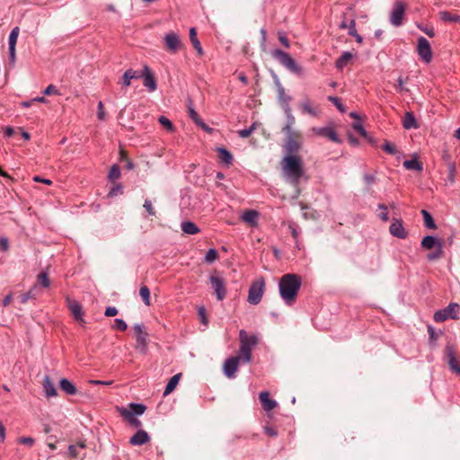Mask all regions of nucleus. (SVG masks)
<instances>
[{
	"instance_id": "obj_48",
	"label": "nucleus",
	"mask_w": 460,
	"mask_h": 460,
	"mask_svg": "<svg viewBox=\"0 0 460 460\" xmlns=\"http://www.w3.org/2000/svg\"><path fill=\"white\" fill-rule=\"evenodd\" d=\"M352 128L362 137H366L367 133L360 121L353 123Z\"/></svg>"
},
{
	"instance_id": "obj_58",
	"label": "nucleus",
	"mask_w": 460,
	"mask_h": 460,
	"mask_svg": "<svg viewBox=\"0 0 460 460\" xmlns=\"http://www.w3.org/2000/svg\"><path fill=\"white\" fill-rule=\"evenodd\" d=\"M97 117L100 120H104L105 119V112H104V107H103V103L102 101H100L98 102V112H97Z\"/></svg>"
},
{
	"instance_id": "obj_19",
	"label": "nucleus",
	"mask_w": 460,
	"mask_h": 460,
	"mask_svg": "<svg viewBox=\"0 0 460 460\" xmlns=\"http://www.w3.org/2000/svg\"><path fill=\"white\" fill-rule=\"evenodd\" d=\"M284 147L287 155H296L295 154L301 148V143L295 139L294 137H288Z\"/></svg>"
},
{
	"instance_id": "obj_10",
	"label": "nucleus",
	"mask_w": 460,
	"mask_h": 460,
	"mask_svg": "<svg viewBox=\"0 0 460 460\" xmlns=\"http://www.w3.org/2000/svg\"><path fill=\"white\" fill-rule=\"evenodd\" d=\"M417 52L420 59L425 63H429L432 59V51L429 40L424 37L418 39Z\"/></svg>"
},
{
	"instance_id": "obj_45",
	"label": "nucleus",
	"mask_w": 460,
	"mask_h": 460,
	"mask_svg": "<svg viewBox=\"0 0 460 460\" xmlns=\"http://www.w3.org/2000/svg\"><path fill=\"white\" fill-rule=\"evenodd\" d=\"M128 328L126 322L120 318H117L114 321L113 329L125 332Z\"/></svg>"
},
{
	"instance_id": "obj_44",
	"label": "nucleus",
	"mask_w": 460,
	"mask_h": 460,
	"mask_svg": "<svg viewBox=\"0 0 460 460\" xmlns=\"http://www.w3.org/2000/svg\"><path fill=\"white\" fill-rule=\"evenodd\" d=\"M382 149L389 155H395L397 152L396 146L388 141L384 143Z\"/></svg>"
},
{
	"instance_id": "obj_37",
	"label": "nucleus",
	"mask_w": 460,
	"mask_h": 460,
	"mask_svg": "<svg viewBox=\"0 0 460 460\" xmlns=\"http://www.w3.org/2000/svg\"><path fill=\"white\" fill-rule=\"evenodd\" d=\"M19 32H20V29L17 26L13 28V30L11 31L10 35H9V40H8L9 48H15L16 43H17V39L19 36Z\"/></svg>"
},
{
	"instance_id": "obj_22",
	"label": "nucleus",
	"mask_w": 460,
	"mask_h": 460,
	"mask_svg": "<svg viewBox=\"0 0 460 460\" xmlns=\"http://www.w3.org/2000/svg\"><path fill=\"white\" fill-rule=\"evenodd\" d=\"M440 246H443L441 240L432 235H426L423 237L421 241V247L426 250H431L433 248L437 249L438 247Z\"/></svg>"
},
{
	"instance_id": "obj_54",
	"label": "nucleus",
	"mask_w": 460,
	"mask_h": 460,
	"mask_svg": "<svg viewBox=\"0 0 460 460\" xmlns=\"http://www.w3.org/2000/svg\"><path fill=\"white\" fill-rule=\"evenodd\" d=\"M43 93L46 94V95H51V94L59 95L60 94L59 91L58 90V88L54 84H49L44 90Z\"/></svg>"
},
{
	"instance_id": "obj_6",
	"label": "nucleus",
	"mask_w": 460,
	"mask_h": 460,
	"mask_svg": "<svg viewBox=\"0 0 460 460\" xmlns=\"http://www.w3.org/2000/svg\"><path fill=\"white\" fill-rule=\"evenodd\" d=\"M209 283L211 285V288L216 294L217 299L218 301L225 299L227 293L225 279L215 272L209 276Z\"/></svg>"
},
{
	"instance_id": "obj_9",
	"label": "nucleus",
	"mask_w": 460,
	"mask_h": 460,
	"mask_svg": "<svg viewBox=\"0 0 460 460\" xmlns=\"http://www.w3.org/2000/svg\"><path fill=\"white\" fill-rule=\"evenodd\" d=\"M445 360L449 366L450 370L460 376V360L456 357L452 345L448 344L445 348Z\"/></svg>"
},
{
	"instance_id": "obj_47",
	"label": "nucleus",
	"mask_w": 460,
	"mask_h": 460,
	"mask_svg": "<svg viewBox=\"0 0 460 460\" xmlns=\"http://www.w3.org/2000/svg\"><path fill=\"white\" fill-rule=\"evenodd\" d=\"M123 190H122V186L120 183H116L109 191V194L108 196L109 197H115V196H118V195H120L122 194Z\"/></svg>"
},
{
	"instance_id": "obj_3",
	"label": "nucleus",
	"mask_w": 460,
	"mask_h": 460,
	"mask_svg": "<svg viewBox=\"0 0 460 460\" xmlns=\"http://www.w3.org/2000/svg\"><path fill=\"white\" fill-rule=\"evenodd\" d=\"M240 349L239 356L242 357L243 363H249L252 360V350L258 344L256 335H249L244 330L239 332Z\"/></svg>"
},
{
	"instance_id": "obj_17",
	"label": "nucleus",
	"mask_w": 460,
	"mask_h": 460,
	"mask_svg": "<svg viewBox=\"0 0 460 460\" xmlns=\"http://www.w3.org/2000/svg\"><path fill=\"white\" fill-rule=\"evenodd\" d=\"M389 231L393 236L400 239H405L408 236V232L403 227L401 219H394L390 225Z\"/></svg>"
},
{
	"instance_id": "obj_62",
	"label": "nucleus",
	"mask_w": 460,
	"mask_h": 460,
	"mask_svg": "<svg viewBox=\"0 0 460 460\" xmlns=\"http://www.w3.org/2000/svg\"><path fill=\"white\" fill-rule=\"evenodd\" d=\"M68 454L72 457H78L79 456V450L77 448V446L70 445L68 447Z\"/></svg>"
},
{
	"instance_id": "obj_55",
	"label": "nucleus",
	"mask_w": 460,
	"mask_h": 460,
	"mask_svg": "<svg viewBox=\"0 0 460 460\" xmlns=\"http://www.w3.org/2000/svg\"><path fill=\"white\" fill-rule=\"evenodd\" d=\"M144 208H145L146 211L148 213V215L155 216V210L152 205L151 200L146 199L145 203H144Z\"/></svg>"
},
{
	"instance_id": "obj_18",
	"label": "nucleus",
	"mask_w": 460,
	"mask_h": 460,
	"mask_svg": "<svg viewBox=\"0 0 460 460\" xmlns=\"http://www.w3.org/2000/svg\"><path fill=\"white\" fill-rule=\"evenodd\" d=\"M66 303L74 318L76 321L84 322V312L81 304L75 300L70 299L69 297L66 298Z\"/></svg>"
},
{
	"instance_id": "obj_63",
	"label": "nucleus",
	"mask_w": 460,
	"mask_h": 460,
	"mask_svg": "<svg viewBox=\"0 0 460 460\" xmlns=\"http://www.w3.org/2000/svg\"><path fill=\"white\" fill-rule=\"evenodd\" d=\"M117 314H118V310L114 306H108L105 309V313H104L105 316H107V317L115 316Z\"/></svg>"
},
{
	"instance_id": "obj_38",
	"label": "nucleus",
	"mask_w": 460,
	"mask_h": 460,
	"mask_svg": "<svg viewBox=\"0 0 460 460\" xmlns=\"http://www.w3.org/2000/svg\"><path fill=\"white\" fill-rule=\"evenodd\" d=\"M37 282L41 287L48 288L50 286V280L47 272L43 271L38 275Z\"/></svg>"
},
{
	"instance_id": "obj_53",
	"label": "nucleus",
	"mask_w": 460,
	"mask_h": 460,
	"mask_svg": "<svg viewBox=\"0 0 460 460\" xmlns=\"http://www.w3.org/2000/svg\"><path fill=\"white\" fill-rule=\"evenodd\" d=\"M254 129H255V124H252L250 128L238 131V135L243 138H246L251 136V134L254 131Z\"/></svg>"
},
{
	"instance_id": "obj_33",
	"label": "nucleus",
	"mask_w": 460,
	"mask_h": 460,
	"mask_svg": "<svg viewBox=\"0 0 460 460\" xmlns=\"http://www.w3.org/2000/svg\"><path fill=\"white\" fill-rule=\"evenodd\" d=\"M403 167L407 170H412L416 172L423 171V165L420 161H418L417 158L404 161Z\"/></svg>"
},
{
	"instance_id": "obj_2",
	"label": "nucleus",
	"mask_w": 460,
	"mask_h": 460,
	"mask_svg": "<svg viewBox=\"0 0 460 460\" xmlns=\"http://www.w3.org/2000/svg\"><path fill=\"white\" fill-rule=\"evenodd\" d=\"M282 170L287 180L294 186H297L305 174L303 161L297 155H286L283 158Z\"/></svg>"
},
{
	"instance_id": "obj_51",
	"label": "nucleus",
	"mask_w": 460,
	"mask_h": 460,
	"mask_svg": "<svg viewBox=\"0 0 460 460\" xmlns=\"http://www.w3.org/2000/svg\"><path fill=\"white\" fill-rule=\"evenodd\" d=\"M378 208L382 210V212L378 215L379 218L384 222L388 221L389 217H388L387 207L385 204H379Z\"/></svg>"
},
{
	"instance_id": "obj_60",
	"label": "nucleus",
	"mask_w": 460,
	"mask_h": 460,
	"mask_svg": "<svg viewBox=\"0 0 460 460\" xmlns=\"http://www.w3.org/2000/svg\"><path fill=\"white\" fill-rule=\"evenodd\" d=\"M348 33H349V35H350L352 37L358 33V31L356 30V22L354 20H351L349 22V24L348 26Z\"/></svg>"
},
{
	"instance_id": "obj_26",
	"label": "nucleus",
	"mask_w": 460,
	"mask_h": 460,
	"mask_svg": "<svg viewBox=\"0 0 460 460\" xmlns=\"http://www.w3.org/2000/svg\"><path fill=\"white\" fill-rule=\"evenodd\" d=\"M60 389L69 395H75L77 389L75 385L66 378H62L59 382Z\"/></svg>"
},
{
	"instance_id": "obj_64",
	"label": "nucleus",
	"mask_w": 460,
	"mask_h": 460,
	"mask_svg": "<svg viewBox=\"0 0 460 460\" xmlns=\"http://www.w3.org/2000/svg\"><path fill=\"white\" fill-rule=\"evenodd\" d=\"M128 423L135 427V428H138L141 426V421L139 420H137L135 416H132L131 418H125Z\"/></svg>"
},
{
	"instance_id": "obj_52",
	"label": "nucleus",
	"mask_w": 460,
	"mask_h": 460,
	"mask_svg": "<svg viewBox=\"0 0 460 460\" xmlns=\"http://www.w3.org/2000/svg\"><path fill=\"white\" fill-rule=\"evenodd\" d=\"M284 112L287 117V124L293 126L295 124L296 119L295 117L292 115L290 106H287L286 109L284 110Z\"/></svg>"
},
{
	"instance_id": "obj_8",
	"label": "nucleus",
	"mask_w": 460,
	"mask_h": 460,
	"mask_svg": "<svg viewBox=\"0 0 460 460\" xmlns=\"http://www.w3.org/2000/svg\"><path fill=\"white\" fill-rule=\"evenodd\" d=\"M405 10L406 4L402 1L396 0L394 2L389 17L392 25L399 27L402 24Z\"/></svg>"
},
{
	"instance_id": "obj_50",
	"label": "nucleus",
	"mask_w": 460,
	"mask_h": 460,
	"mask_svg": "<svg viewBox=\"0 0 460 460\" xmlns=\"http://www.w3.org/2000/svg\"><path fill=\"white\" fill-rule=\"evenodd\" d=\"M278 39L285 48L288 49L290 47L289 40L284 31L278 32Z\"/></svg>"
},
{
	"instance_id": "obj_34",
	"label": "nucleus",
	"mask_w": 460,
	"mask_h": 460,
	"mask_svg": "<svg viewBox=\"0 0 460 460\" xmlns=\"http://www.w3.org/2000/svg\"><path fill=\"white\" fill-rule=\"evenodd\" d=\"M352 58V54L349 51H345L336 61V67L339 70H342Z\"/></svg>"
},
{
	"instance_id": "obj_28",
	"label": "nucleus",
	"mask_w": 460,
	"mask_h": 460,
	"mask_svg": "<svg viewBox=\"0 0 460 460\" xmlns=\"http://www.w3.org/2000/svg\"><path fill=\"white\" fill-rule=\"evenodd\" d=\"M402 126L406 129L417 128L419 127L412 112L405 113L403 119H402Z\"/></svg>"
},
{
	"instance_id": "obj_7",
	"label": "nucleus",
	"mask_w": 460,
	"mask_h": 460,
	"mask_svg": "<svg viewBox=\"0 0 460 460\" xmlns=\"http://www.w3.org/2000/svg\"><path fill=\"white\" fill-rule=\"evenodd\" d=\"M459 305L456 303H450L444 309L438 310L434 314L433 319L437 323H441L448 318L458 319Z\"/></svg>"
},
{
	"instance_id": "obj_5",
	"label": "nucleus",
	"mask_w": 460,
	"mask_h": 460,
	"mask_svg": "<svg viewBox=\"0 0 460 460\" xmlns=\"http://www.w3.org/2000/svg\"><path fill=\"white\" fill-rule=\"evenodd\" d=\"M264 292L265 280L262 277H260L252 281L249 288L247 297L248 303L253 305H258L261 301Z\"/></svg>"
},
{
	"instance_id": "obj_4",
	"label": "nucleus",
	"mask_w": 460,
	"mask_h": 460,
	"mask_svg": "<svg viewBox=\"0 0 460 460\" xmlns=\"http://www.w3.org/2000/svg\"><path fill=\"white\" fill-rule=\"evenodd\" d=\"M271 56L274 59L278 60L284 67L297 75H302V67L292 58L288 53L279 49H273Z\"/></svg>"
},
{
	"instance_id": "obj_21",
	"label": "nucleus",
	"mask_w": 460,
	"mask_h": 460,
	"mask_svg": "<svg viewBox=\"0 0 460 460\" xmlns=\"http://www.w3.org/2000/svg\"><path fill=\"white\" fill-rule=\"evenodd\" d=\"M259 399L262 408L267 411H270L277 407V402L270 398V394L267 391L261 392L259 395Z\"/></svg>"
},
{
	"instance_id": "obj_41",
	"label": "nucleus",
	"mask_w": 460,
	"mask_h": 460,
	"mask_svg": "<svg viewBox=\"0 0 460 460\" xmlns=\"http://www.w3.org/2000/svg\"><path fill=\"white\" fill-rule=\"evenodd\" d=\"M443 255H444L443 246H440V247H438L437 249H435L434 252L429 253L427 255V259L430 261H433L440 259L441 257H443Z\"/></svg>"
},
{
	"instance_id": "obj_11",
	"label": "nucleus",
	"mask_w": 460,
	"mask_h": 460,
	"mask_svg": "<svg viewBox=\"0 0 460 460\" xmlns=\"http://www.w3.org/2000/svg\"><path fill=\"white\" fill-rule=\"evenodd\" d=\"M164 41L165 49L172 54L178 52L182 47L180 36L173 31L166 33L164 35Z\"/></svg>"
},
{
	"instance_id": "obj_46",
	"label": "nucleus",
	"mask_w": 460,
	"mask_h": 460,
	"mask_svg": "<svg viewBox=\"0 0 460 460\" xmlns=\"http://www.w3.org/2000/svg\"><path fill=\"white\" fill-rule=\"evenodd\" d=\"M328 100L332 102L341 112H345V107L338 97L328 96Z\"/></svg>"
},
{
	"instance_id": "obj_12",
	"label": "nucleus",
	"mask_w": 460,
	"mask_h": 460,
	"mask_svg": "<svg viewBox=\"0 0 460 460\" xmlns=\"http://www.w3.org/2000/svg\"><path fill=\"white\" fill-rule=\"evenodd\" d=\"M242 361L241 356H234L226 359L223 365V371L228 378H234L238 370L239 363Z\"/></svg>"
},
{
	"instance_id": "obj_32",
	"label": "nucleus",
	"mask_w": 460,
	"mask_h": 460,
	"mask_svg": "<svg viewBox=\"0 0 460 460\" xmlns=\"http://www.w3.org/2000/svg\"><path fill=\"white\" fill-rule=\"evenodd\" d=\"M181 231L187 234H196L199 233V228L191 221H184L181 225Z\"/></svg>"
},
{
	"instance_id": "obj_24",
	"label": "nucleus",
	"mask_w": 460,
	"mask_h": 460,
	"mask_svg": "<svg viewBox=\"0 0 460 460\" xmlns=\"http://www.w3.org/2000/svg\"><path fill=\"white\" fill-rule=\"evenodd\" d=\"M42 386L44 394L47 397H54L58 394L55 385L51 381L50 377L47 375L43 377Z\"/></svg>"
},
{
	"instance_id": "obj_30",
	"label": "nucleus",
	"mask_w": 460,
	"mask_h": 460,
	"mask_svg": "<svg viewBox=\"0 0 460 460\" xmlns=\"http://www.w3.org/2000/svg\"><path fill=\"white\" fill-rule=\"evenodd\" d=\"M300 108H301L303 113L309 114L310 116H313V117H317L319 115L318 110L315 107L311 105V102L308 99H306L301 102Z\"/></svg>"
},
{
	"instance_id": "obj_40",
	"label": "nucleus",
	"mask_w": 460,
	"mask_h": 460,
	"mask_svg": "<svg viewBox=\"0 0 460 460\" xmlns=\"http://www.w3.org/2000/svg\"><path fill=\"white\" fill-rule=\"evenodd\" d=\"M159 123L169 132L174 131V126L172 121L165 116H160L158 118Z\"/></svg>"
},
{
	"instance_id": "obj_35",
	"label": "nucleus",
	"mask_w": 460,
	"mask_h": 460,
	"mask_svg": "<svg viewBox=\"0 0 460 460\" xmlns=\"http://www.w3.org/2000/svg\"><path fill=\"white\" fill-rule=\"evenodd\" d=\"M439 17L443 22H460V15L457 13H452L447 11H442L439 13Z\"/></svg>"
},
{
	"instance_id": "obj_15",
	"label": "nucleus",
	"mask_w": 460,
	"mask_h": 460,
	"mask_svg": "<svg viewBox=\"0 0 460 460\" xmlns=\"http://www.w3.org/2000/svg\"><path fill=\"white\" fill-rule=\"evenodd\" d=\"M133 330L137 338V349L144 352L147 345V333L145 332L144 325L141 323H136L133 326Z\"/></svg>"
},
{
	"instance_id": "obj_36",
	"label": "nucleus",
	"mask_w": 460,
	"mask_h": 460,
	"mask_svg": "<svg viewBox=\"0 0 460 460\" xmlns=\"http://www.w3.org/2000/svg\"><path fill=\"white\" fill-rule=\"evenodd\" d=\"M421 215L423 217L424 226L429 229H436L437 226L434 222V219L429 212L425 209L421 210Z\"/></svg>"
},
{
	"instance_id": "obj_43",
	"label": "nucleus",
	"mask_w": 460,
	"mask_h": 460,
	"mask_svg": "<svg viewBox=\"0 0 460 460\" xmlns=\"http://www.w3.org/2000/svg\"><path fill=\"white\" fill-rule=\"evenodd\" d=\"M121 173H120V169H119V166L117 165V164H113L109 172V179L111 181H114V180H117L120 177Z\"/></svg>"
},
{
	"instance_id": "obj_49",
	"label": "nucleus",
	"mask_w": 460,
	"mask_h": 460,
	"mask_svg": "<svg viewBox=\"0 0 460 460\" xmlns=\"http://www.w3.org/2000/svg\"><path fill=\"white\" fill-rule=\"evenodd\" d=\"M126 71H127L128 75H129V77L131 80L142 78L143 77L142 75H144V68L141 71H137L132 68H129Z\"/></svg>"
},
{
	"instance_id": "obj_29",
	"label": "nucleus",
	"mask_w": 460,
	"mask_h": 460,
	"mask_svg": "<svg viewBox=\"0 0 460 460\" xmlns=\"http://www.w3.org/2000/svg\"><path fill=\"white\" fill-rule=\"evenodd\" d=\"M181 376V374L179 373V374L172 376L170 378V380L168 381V383L165 386V389L164 391V396L169 395L175 389V387L177 386V385L180 381Z\"/></svg>"
},
{
	"instance_id": "obj_1",
	"label": "nucleus",
	"mask_w": 460,
	"mask_h": 460,
	"mask_svg": "<svg viewBox=\"0 0 460 460\" xmlns=\"http://www.w3.org/2000/svg\"><path fill=\"white\" fill-rule=\"evenodd\" d=\"M301 285L302 279L297 274L287 273L280 278L279 290L285 305L291 306L296 303Z\"/></svg>"
},
{
	"instance_id": "obj_42",
	"label": "nucleus",
	"mask_w": 460,
	"mask_h": 460,
	"mask_svg": "<svg viewBox=\"0 0 460 460\" xmlns=\"http://www.w3.org/2000/svg\"><path fill=\"white\" fill-rule=\"evenodd\" d=\"M218 258V253H217V251L216 249H209L206 255H205V258H204V261L207 262V263H212L214 262Z\"/></svg>"
},
{
	"instance_id": "obj_20",
	"label": "nucleus",
	"mask_w": 460,
	"mask_h": 460,
	"mask_svg": "<svg viewBox=\"0 0 460 460\" xmlns=\"http://www.w3.org/2000/svg\"><path fill=\"white\" fill-rule=\"evenodd\" d=\"M150 440V437L146 431L140 429L137 431L129 440V443L133 446H142Z\"/></svg>"
},
{
	"instance_id": "obj_56",
	"label": "nucleus",
	"mask_w": 460,
	"mask_h": 460,
	"mask_svg": "<svg viewBox=\"0 0 460 460\" xmlns=\"http://www.w3.org/2000/svg\"><path fill=\"white\" fill-rule=\"evenodd\" d=\"M189 116L196 123H199L202 119L199 118L196 111L190 106L189 107Z\"/></svg>"
},
{
	"instance_id": "obj_14",
	"label": "nucleus",
	"mask_w": 460,
	"mask_h": 460,
	"mask_svg": "<svg viewBox=\"0 0 460 460\" xmlns=\"http://www.w3.org/2000/svg\"><path fill=\"white\" fill-rule=\"evenodd\" d=\"M311 130L314 135L326 137L334 143H341V139L338 137V134L336 133L335 129L332 126L322 127V128L314 127V128H312Z\"/></svg>"
},
{
	"instance_id": "obj_59",
	"label": "nucleus",
	"mask_w": 460,
	"mask_h": 460,
	"mask_svg": "<svg viewBox=\"0 0 460 460\" xmlns=\"http://www.w3.org/2000/svg\"><path fill=\"white\" fill-rule=\"evenodd\" d=\"M448 171H449V172H448V181H451V182H454V181H455L454 176H455V172H456V165H455L454 163H450L448 164Z\"/></svg>"
},
{
	"instance_id": "obj_57",
	"label": "nucleus",
	"mask_w": 460,
	"mask_h": 460,
	"mask_svg": "<svg viewBox=\"0 0 460 460\" xmlns=\"http://www.w3.org/2000/svg\"><path fill=\"white\" fill-rule=\"evenodd\" d=\"M119 83L124 87H128L131 84V79L129 77V75H128L127 71L124 72Z\"/></svg>"
},
{
	"instance_id": "obj_13",
	"label": "nucleus",
	"mask_w": 460,
	"mask_h": 460,
	"mask_svg": "<svg viewBox=\"0 0 460 460\" xmlns=\"http://www.w3.org/2000/svg\"><path fill=\"white\" fill-rule=\"evenodd\" d=\"M146 409V406L142 403L131 402L128 407L119 408V412L123 418H131L132 416L142 415Z\"/></svg>"
},
{
	"instance_id": "obj_61",
	"label": "nucleus",
	"mask_w": 460,
	"mask_h": 460,
	"mask_svg": "<svg viewBox=\"0 0 460 460\" xmlns=\"http://www.w3.org/2000/svg\"><path fill=\"white\" fill-rule=\"evenodd\" d=\"M198 314H199V316L200 317V320L201 322L207 325L208 323V320H207V317H206V309L204 306H200L199 309H198Z\"/></svg>"
},
{
	"instance_id": "obj_31",
	"label": "nucleus",
	"mask_w": 460,
	"mask_h": 460,
	"mask_svg": "<svg viewBox=\"0 0 460 460\" xmlns=\"http://www.w3.org/2000/svg\"><path fill=\"white\" fill-rule=\"evenodd\" d=\"M190 40L194 49L197 50L198 54L199 56L203 55V49L201 47L200 41L197 38V31L194 27L190 29Z\"/></svg>"
},
{
	"instance_id": "obj_27",
	"label": "nucleus",
	"mask_w": 460,
	"mask_h": 460,
	"mask_svg": "<svg viewBox=\"0 0 460 460\" xmlns=\"http://www.w3.org/2000/svg\"><path fill=\"white\" fill-rule=\"evenodd\" d=\"M217 151L218 153V157L223 164L227 166L232 164L234 158L228 150L224 147H217Z\"/></svg>"
},
{
	"instance_id": "obj_23",
	"label": "nucleus",
	"mask_w": 460,
	"mask_h": 460,
	"mask_svg": "<svg viewBox=\"0 0 460 460\" xmlns=\"http://www.w3.org/2000/svg\"><path fill=\"white\" fill-rule=\"evenodd\" d=\"M258 217L259 213L256 210L248 209L242 214L241 219L252 226H256L258 225Z\"/></svg>"
},
{
	"instance_id": "obj_25",
	"label": "nucleus",
	"mask_w": 460,
	"mask_h": 460,
	"mask_svg": "<svg viewBox=\"0 0 460 460\" xmlns=\"http://www.w3.org/2000/svg\"><path fill=\"white\" fill-rule=\"evenodd\" d=\"M277 92L279 102L283 110H285L287 106H290L291 97L286 94L284 87L279 81H277Z\"/></svg>"
},
{
	"instance_id": "obj_39",
	"label": "nucleus",
	"mask_w": 460,
	"mask_h": 460,
	"mask_svg": "<svg viewBox=\"0 0 460 460\" xmlns=\"http://www.w3.org/2000/svg\"><path fill=\"white\" fill-rule=\"evenodd\" d=\"M139 295L146 305H150V289L146 286H142L139 289Z\"/></svg>"
},
{
	"instance_id": "obj_16",
	"label": "nucleus",
	"mask_w": 460,
	"mask_h": 460,
	"mask_svg": "<svg viewBox=\"0 0 460 460\" xmlns=\"http://www.w3.org/2000/svg\"><path fill=\"white\" fill-rule=\"evenodd\" d=\"M143 84L146 89L152 93L157 89L155 77L147 65L144 66Z\"/></svg>"
}]
</instances>
